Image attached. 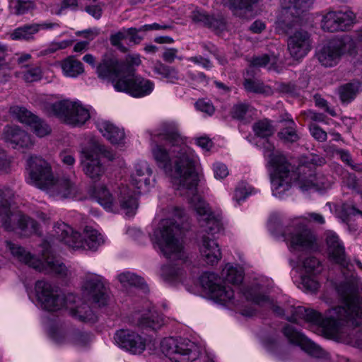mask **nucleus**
<instances>
[{
  "label": "nucleus",
  "mask_w": 362,
  "mask_h": 362,
  "mask_svg": "<svg viewBox=\"0 0 362 362\" xmlns=\"http://www.w3.org/2000/svg\"><path fill=\"white\" fill-rule=\"evenodd\" d=\"M222 4L228 6L233 13L237 16L244 18L247 13L251 12L252 6L257 0H221Z\"/></svg>",
  "instance_id": "obj_29"
},
{
  "label": "nucleus",
  "mask_w": 362,
  "mask_h": 362,
  "mask_svg": "<svg viewBox=\"0 0 362 362\" xmlns=\"http://www.w3.org/2000/svg\"><path fill=\"white\" fill-rule=\"evenodd\" d=\"M345 54H356V42L349 35L332 40L317 52V57L322 66L332 67L337 65Z\"/></svg>",
  "instance_id": "obj_13"
},
{
  "label": "nucleus",
  "mask_w": 362,
  "mask_h": 362,
  "mask_svg": "<svg viewBox=\"0 0 362 362\" xmlns=\"http://www.w3.org/2000/svg\"><path fill=\"white\" fill-rule=\"evenodd\" d=\"M33 132L38 137H44L45 136L49 135L51 132V127L49 125L46 123L44 120L39 118L37 116L33 120V122L30 125Z\"/></svg>",
  "instance_id": "obj_43"
},
{
  "label": "nucleus",
  "mask_w": 362,
  "mask_h": 362,
  "mask_svg": "<svg viewBox=\"0 0 362 362\" xmlns=\"http://www.w3.org/2000/svg\"><path fill=\"white\" fill-rule=\"evenodd\" d=\"M117 279L122 287L127 289L134 286L136 283V276L134 273L124 272L117 276Z\"/></svg>",
  "instance_id": "obj_49"
},
{
  "label": "nucleus",
  "mask_w": 362,
  "mask_h": 362,
  "mask_svg": "<svg viewBox=\"0 0 362 362\" xmlns=\"http://www.w3.org/2000/svg\"><path fill=\"white\" fill-rule=\"evenodd\" d=\"M199 251L202 260L208 265H216L222 258V252L217 241L204 235L199 243Z\"/></svg>",
  "instance_id": "obj_23"
},
{
  "label": "nucleus",
  "mask_w": 362,
  "mask_h": 362,
  "mask_svg": "<svg viewBox=\"0 0 362 362\" xmlns=\"http://www.w3.org/2000/svg\"><path fill=\"white\" fill-rule=\"evenodd\" d=\"M144 305L137 311V329L140 330L154 331L163 325V318L147 300Z\"/></svg>",
  "instance_id": "obj_21"
},
{
  "label": "nucleus",
  "mask_w": 362,
  "mask_h": 362,
  "mask_svg": "<svg viewBox=\"0 0 362 362\" xmlns=\"http://www.w3.org/2000/svg\"><path fill=\"white\" fill-rule=\"evenodd\" d=\"M74 315L84 322H95L97 318L92 309L87 304L78 306L74 310Z\"/></svg>",
  "instance_id": "obj_44"
},
{
  "label": "nucleus",
  "mask_w": 362,
  "mask_h": 362,
  "mask_svg": "<svg viewBox=\"0 0 362 362\" xmlns=\"http://www.w3.org/2000/svg\"><path fill=\"white\" fill-rule=\"evenodd\" d=\"M60 66L66 77L76 78L84 71L83 64L74 57H69L62 61Z\"/></svg>",
  "instance_id": "obj_31"
},
{
  "label": "nucleus",
  "mask_w": 362,
  "mask_h": 362,
  "mask_svg": "<svg viewBox=\"0 0 362 362\" xmlns=\"http://www.w3.org/2000/svg\"><path fill=\"white\" fill-rule=\"evenodd\" d=\"M155 72L165 78L170 83H175L180 78L178 71L172 66L160 64L155 67Z\"/></svg>",
  "instance_id": "obj_38"
},
{
  "label": "nucleus",
  "mask_w": 362,
  "mask_h": 362,
  "mask_svg": "<svg viewBox=\"0 0 362 362\" xmlns=\"http://www.w3.org/2000/svg\"><path fill=\"white\" fill-rule=\"evenodd\" d=\"M54 235L59 242L74 250H96L103 243V238L98 230L86 227L83 234L74 230L64 222H57L54 226Z\"/></svg>",
  "instance_id": "obj_8"
},
{
  "label": "nucleus",
  "mask_w": 362,
  "mask_h": 362,
  "mask_svg": "<svg viewBox=\"0 0 362 362\" xmlns=\"http://www.w3.org/2000/svg\"><path fill=\"white\" fill-rule=\"evenodd\" d=\"M196 107L201 112H205L209 115H211L214 112V107L213 105L204 100H199L195 103Z\"/></svg>",
  "instance_id": "obj_55"
},
{
  "label": "nucleus",
  "mask_w": 362,
  "mask_h": 362,
  "mask_svg": "<svg viewBox=\"0 0 362 362\" xmlns=\"http://www.w3.org/2000/svg\"><path fill=\"white\" fill-rule=\"evenodd\" d=\"M362 91V83L357 80L344 83L337 88V94L343 104L351 103Z\"/></svg>",
  "instance_id": "obj_27"
},
{
  "label": "nucleus",
  "mask_w": 362,
  "mask_h": 362,
  "mask_svg": "<svg viewBox=\"0 0 362 362\" xmlns=\"http://www.w3.org/2000/svg\"><path fill=\"white\" fill-rule=\"evenodd\" d=\"M97 127L103 136L112 144H119L124 137L123 129H119L108 121L103 120L98 122Z\"/></svg>",
  "instance_id": "obj_28"
},
{
  "label": "nucleus",
  "mask_w": 362,
  "mask_h": 362,
  "mask_svg": "<svg viewBox=\"0 0 362 362\" xmlns=\"http://www.w3.org/2000/svg\"><path fill=\"white\" fill-rule=\"evenodd\" d=\"M41 78L42 69L39 66L30 67L23 74L24 80L28 83L39 81Z\"/></svg>",
  "instance_id": "obj_50"
},
{
  "label": "nucleus",
  "mask_w": 362,
  "mask_h": 362,
  "mask_svg": "<svg viewBox=\"0 0 362 362\" xmlns=\"http://www.w3.org/2000/svg\"><path fill=\"white\" fill-rule=\"evenodd\" d=\"M225 280L232 284H239L243 280L244 272L242 267L228 263L222 270Z\"/></svg>",
  "instance_id": "obj_33"
},
{
  "label": "nucleus",
  "mask_w": 362,
  "mask_h": 362,
  "mask_svg": "<svg viewBox=\"0 0 362 362\" xmlns=\"http://www.w3.org/2000/svg\"><path fill=\"white\" fill-rule=\"evenodd\" d=\"M300 221L296 220L284 233V241L289 250L294 252H312L318 249L317 238L308 228L301 226Z\"/></svg>",
  "instance_id": "obj_12"
},
{
  "label": "nucleus",
  "mask_w": 362,
  "mask_h": 362,
  "mask_svg": "<svg viewBox=\"0 0 362 362\" xmlns=\"http://www.w3.org/2000/svg\"><path fill=\"white\" fill-rule=\"evenodd\" d=\"M110 42L113 46L125 52L127 51V47H125V45L132 46L136 44V29L134 28L123 29L112 35Z\"/></svg>",
  "instance_id": "obj_25"
},
{
  "label": "nucleus",
  "mask_w": 362,
  "mask_h": 362,
  "mask_svg": "<svg viewBox=\"0 0 362 362\" xmlns=\"http://www.w3.org/2000/svg\"><path fill=\"white\" fill-rule=\"evenodd\" d=\"M252 129L255 135L259 137L267 138L274 134V128L267 119L255 122L252 126Z\"/></svg>",
  "instance_id": "obj_40"
},
{
  "label": "nucleus",
  "mask_w": 362,
  "mask_h": 362,
  "mask_svg": "<svg viewBox=\"0 0 362 362\" xmlns=\"http://www.w3.org/2000/svg\"><path fill=\"white\" fill-rule=\"evenodd\" d=\"M202 288L215 302L223 305L236 306L234 291L222 284L221 278L214 272H205L200 277Z\"/></svg>",
  "instance_id": "obj_17"
},
{
  "label": "nucleus",
  "mask_w": 362,
  "mask_h": 362,
  "mask_svg": "<svg viewBox=\"0 0 362 362\" xmlns=\"http://www.w3.org/2000/svg\"><path fill=\"white\" fill-rule=\"evenodd\" d=\"M343 212L344 213L346 217L344 218V221H348L349 217L350 216H355L356 214H362V212L356 209L352 206H343Z\"/></svg>",
  "instance_id": "obj_63"
},
{
  "label": "nucleus",
  "mask_w": 362,
  "mask_h": 362,
  "mask_svg": "<svg viewBox=\"0 0 362 362\" xmlns=\"http://www.w3.org/2000/svg\"><path fill=\"white\" fill-rule=\"evenodd\" d=\"M59 157L62 162L67 166H73L75 163V158L74 156L69 152H62Z\"/></svg>",
  "instance_id": "obj_61"
},
{
  "label": "nucleus",
  "mask_w": 362,
  "mask_h": 362,
  "mask_svg": "<svg viewBox=\"0 0 362 362\" xmlns=\"http://www.w3.org/2000/svg\"><path fill=\"white\" fill-rule=\"evenodd\" d=\"M312 275L304 274L301 278L302 285L306 291L314 292L319 287L318 282L311 276Z\"/></svg>",
  "instance_id": "obj_52"
},
{
  "label": "nucleus",
  "mask_w": 362,
  "mask_h": 362,
  "mask_svg": "<svg viewBox=\"0 0 362 362\" xmlns=\"http://www.w3.org/2000/svg\"><path fill=\"white\" fill-rule=\"evenodd\" d=\"M184 274L183 268L177 264L164 265L160 269L162 279L170 284H176L179 282H182Z\"/></svg>",
  "instance_id": "obj_30"
},
{
  "label": "nucleus",
  "mask_w": 362,
  "mask_h": 362,
  "mask_svg": "<svg viewBox=\"0 0 362 362\" xmlns=\"http://www.w3.org/2000/svg\"><path fill=\"white\" fill-rule=\"evenodd\" d=\"M314 0H281V10L276 21L278 32L288 35V51L294 59L305 57L312 49L310 34L305 27L303 16Z\"/></svg>",
  "instance_id": "obj_3"
},
{
  "label": "nucleus",
  "mask_w": 362,
  "mask_h": 362,
  "mask_svg": "<svg viewBox=\"0 0 362 362\" xmlns=\"http://www.w3.org/2000/svg\"><path fill=\"white\" fill-rule=\"evenodd\" d=\"M96 72L100 78L110 81L116 90L136 97L134 57L124 64L112 59H104L98 65Z\"/></svg>",
  "instance_id": "obj_5"
},
{
  "label": "nucleus",
  "mask_w": 362,
  "mask_h": 362,
  "mask_svg": "<svg viewBox=\"0 0 362 362\" xmlns=\"http://www.w3.org/2000/svg\"><path fill=\"white\" fill-rule=\"evenodd\" d=\"M34 6L33 1L30 0H12L10 2L11 12L16 15L27 13Z\"/></svg>",
  "instance_id": "obj_42"
},
{
  "label": "nucleus",
  "mask_w": 362,
  "mask_h": 362,
  "mask_svg": "<svg viewBox=\"0 0 362 362\" xmlns=\"http://www.w3.org/2000/svg\"><path fill=\"white\" fill-rule=\"evenodd\" d=\"M153 142L164 141L170 145L169 152L156 144L152 154L158 165L170 178L176 190H186L192 194L190 202L197 212L203 232L214 235L221 229V223L211 211L209 205L195 194L198 176L195 167L198 157L193 149L185 144L179 126L175 121L162 122L151 135Z\"/></svg>",
  "instance_id": "obj_1"
},
{
  "label": "nucleus",
  "mask_w": 362,
  "mask_h": 362,
  "mask_svg": "<svg viewBox=\"0 0 362 362\" xmlns=\"http://www.w3.org/2000/svg\"><path fill=\"white\" fill-rule=\"evenodd\" d=\"M160 350L173 362H193L199 356V349L194 343L174 337L163 339Z\"/></svg>",
  "instance_id": "obj_14"
},
{
  "label": "nucleus",
  "mask_w": 362,
  "mask_h": 362,
  "mask_svg": "<svg viewBox=\"0 0 362 362\" xmlns=\"http://www.w3.org/2000/svg\"><path fill=\"white\" fill-rule=\"evenodd\" d=\"M278 59L274 54H262L253 57L250 61V65L254 68L267 67L269 70L278 71Z\"/></svg>",
  "instance_id": "obj_32"
},
{
  "label": "nucleus",
  "mask_w": 362,
  "mask_h": 362,
  "mask_svg": "<svg viewBox=\"0 0 362 362\" xmlns=\"http://www.w3.org/2000/svg\"><path fill=\"white\" fill-rule=\"evenodd\" d=\"M250 187L247 184L242 182L240 183L235 189L233 199L235 200L238 203L240 201L245 200L247 197L251 194Z\"/></svg>",
  "instance_id": "obj_48"
},
{
  "label": "nucleus",
  "mask_w": 362,
  "mask_h": 362,
  "mask_svg": "<svg viewBox=\"0 0 362 362\" xmlns=\"http://www.w3.org/2000/svg\"><path fill=\"white\" fill-rule=\"evenodd\" d=\"M72 41L66 40L60 42L53 41L50 42L45 48L40 50L37 54V57H41L52 54L58 50L64 49L71 45Z\"/></svg>",
  "instance_id": "obj_41"
},
{
  "label": "nucleus",
  "mask_w": 362,
  "mask_h": 362,
  "mask_svg": "<svg viewBox=\"0 0 362 362\" xmlns=\"http://www.w3.org/2000/svg\"><path fill=\"white\" fill-rule=\"evenodd\" d=\"M325 242L329 259L344 269L351 270L353 265L347 257L344 245L337 234L333 231H327L325 233Z\"/></svg>",
  "instance_id": "obj_20"
},
{
  "label": "nucleus",
  "mask_w": 362,
  "mask_h": 362,
  "mask_svg": "<svg viewBox=\"0 0 362 362\" xmlns=\"http://www.w3.org/2000/svg\"><path fill=\"white\" fill-rule=\"evenodd\" d=\"M356 21V16L351 11H329L322 20L321 27L323 30L334 33L345 31L349 29Z\"/></svg>",
  "instance_id": "obj_19"
},
{
  "label": "nucleus",
  "mask_w": 362,
  "mask_h": 362,
  "mask_svg": "<svg viewBox=\"0 0 362 362\" xmlns=\"http://www.w3.org/2000/svg\"><path fill=\"white\" fill-rule=\"evenodd\" d=\"M248 110V105L243 103L235 105L231 110V116L234 119H243Z\"/></svg>",
  "instance_id": "obj_53"
},
{
  "label": "nucleus",
  "mask_w": 362,
  "mask_h": 362,
  "mask_svg": "<svg viewBox=\"0 0 362 362\" xmlns=\"http://www.w3.org/2000/svg\"><path fill=\"white\" fill-rule=\"evenodd\" d=\"M267 159L272 194L282 199L291 189L293 183L303 192L324 190L331 187V182L322 174H316L311 166L303 164L293 171L284 155L274 151L272 144L267 142L264 148Z\"/></svg>",
  "instance_id": "obj_2"
},
{
  "label": "nucleus",
  "mask_w": 362,
  "mask_h": 362,
  "mask_svg": "<svg viewBox=\"0 0 362 362\" xmlns=\"http://www.w3.org/2000/svg\"><path fill=\"white\" fill-rule=\"evenodd\" d=\"M171 28V26L166 24H158V23H152V24H146L143 25L139 28V31H147V30H168ZM139 30H137V32Z\"/></svg>",
  "instance_id": "obj_59"
},
{
  "label": "nucleus",
  "mask_w": 362,
  "mask_h": 362,
  "mask_svg": "<svg viewBox=\"0 0 362 362\" xmlns=\"http://www.w3.org/2000/svg\"><path fill=\"white\" fill-rule=\"evenodd\" d=\"M282 332L291 344L300 346L303 350L310 355L316 358H320L324 356V351L318 345L308 339L292 325H286L283 328Z\"/></svg>",
  "instance_id": "obj_22"
},
{
  "label": "nucleus",
  "mask_w": 362,
  "mask_h": 362,
  "mask_svg": "<svg viewBox=\"0 0 362 362\" xmlns=\"http://www.w3.org/2000/svg\"><path fill=\"white\" fill-rule=\"evenodd\" d=\"M301 269L305 274L316 275L322 271V264L316 257H309L302 262Z\"/></svg>",
  "instance_id": "obj_39"
},
{
  "label": "nucleus",
  "mask_w": 362,
  "mask_h": 362,
  "mask_svg": "<svg viewBox=\"0 0 362 362\" xmlns=\"http://www.w3.org/2000/svg\"><path fill=\"white\" fill-rule=\"evenodd\" d=\"M115 344L122 349L132 354H136V334L133 330L120 329L114 337Z\"/></svg>",
  "instance_id": "obj_26"
},
{
  "label": "nucleus",
  "mask_w": 362,
  "mask_h": 362,
  "mask_svg": "<svg viewBox=\"0 0 362 362\" xmlns=\"http://www.w3.org/2000/svg\"><path fill=\"white\" fill-rule=\"evenodd\" d=\"M83 297L99 307L105 305L108 294L103 277L95 274H88L83 284Z\"/></svg>",
  "instance_id": "obj_18"
},
{
  "label": "nucleus",
  "mask_w": 362,
  "mask_h": 362,
  "mask_svg": "<svg viewBox=\"0 0 362 362\" xmlns=\"http://www.w3.org/2000/svg\"><path fill=\"white\" fill-rule=\"evenodd\" d=\"M93 197L96 201L107 211L119 212L124 214L125 218L132 219L136 212V197L134 189L123 186L119 189L117 201H115L105 186L95 187Z\"/></svg>",
  "instance_id": "obj_10"
},
{
  "label": "nucleus",
  "mask_w": 362,
  "mask_h": 362,
  "mask_svg": "<svg viewBox=\"0 0 362 362\" xmlns=\"http://www.w3.org/2000/svg\"><path fill=\"white\" fill-rule=\"evenodd\" d=\"M309 129L311 135L318 141L322 142L327 139V134L326 132L315 124H311Z\"/></svg>",
  "instance_id": "obj_54"
},
{
  "label": "nucleus",
  "mask_w": 362,
  "mask_h": 362,
  "mask_svg": "<svg viewBox=\"0 0 362 362\" xmlns=\"http://www.w3.org/2000/svg\"><path fill=\"white\" fill-rule=\"evenodd\" d=\"M192 18L194 21L202 23L209 28H216L218 27L219 22L204 11H194L192 14Z\"/></svg>",
  "instance_id": "obj_46"
},
{
  "label": "nucleus",
  "mask_w": 362,
  "mask_h": 362,
  "mask_svg": "<svg viewBox=\"0 0 362 362\" xmlns=\"http://www.w3.org/2000/svg\"><path fill=\"white\" fill-rule=\"evenodd\" d=\"M54 245V239L44 240L41 245V259H37L22 247L11 242H6L7 248L20 262L40 272L66 275V267L52 253V247Z\"/></svg>",
  "instance_id": "obj_6"
},
{
  "label": "nucleus",
  "mask_w": 362,
  "mask_h": 362,
  "mask_svg": "<svg viewBox=\"0 0 362 362\" xmlns=\"http://www.w3.org/2000/svg\"><path fill=\"white\" fill-rule=\"evenodd\" d=\"M213 171L214 174V177L217 180H222L226 177L228 174V169L227 166L220 162H216L213 164Z\"/></svg>",
  "instance_id": "obj_51"
},
{
  "label": "nucleus",
  "mask_w": 362,
  "mask_h": 362,
  "mask_svg": "<svg viewBox=\"0 0 362 362\" xmlns=\"http://www.w3.org/2000/svg\"><path fill=\"white\" fill-rule=\"evenodd\" d=\"M39 26L37 23L25 25L16 28L11 34L13 40H30L38 33Z\"/></svg>",
  "instance_id": "obj_34"
},
{
  "label": "nucleus",
  "mask_w": 362,
  "mask_h": 362,
  "mask_svg": "<svg viewBox=\"0 0 362 362\" xmlns=\"http://www.w3.org/2000/svg\"><path fill=\"white\" fill-rule=\"evenodd\" d=\"M187 60L196 64L200 65L206 69H210L212 67L211 62L208 59L204 58L201 55L189 57L187 58Z\"/></svg>",
  "instance_id": "obj_57"
},
{
  "label": "nucleus",
  "mask_w": 362,
  "mask_h": 362,
  "mask_svg": "<svg viewBox=\"0 0 362 362\" xmlns=\"http://www.w3.org/2000/svg\"><path fill=\"white\" fill-rule=\"evenodd\" d=\"M177 49L175 48L167 49L163 54L165 62L172 63L177 58Z\"/></svg>",
  "instance_id": "obj_60"
},
{
  "label": "nucleus",
  "mask_w": 362,
  "mask_h": 362,
  "mask_svg": "<svg viewBox=\"0 0 362 362\" xmlns=\"http://www.w3.org/2000/svg\"><path fill=\"white\" fill-rule=\"evenodd\" d=\"M10 112L18 121L28 126L31 124L37 117L25 107L19 106L11 107Z\"/></svg>",
  "instance_id": "obj_37"
},
{
  "label": "nucleus",
  "mask_w": 362,
  "mask_h": 362,
  "mask_svg": "<svg viewBox=\"0 0 362 362\" xmlns=\"http://www.w3.org/2000/svg\"><path fill=\"white\" fill-rule=\"evenodd\" d=\"M137 296L141 293V294H146L149 292L148 286L145 280L137 276Z\"/></svg>",
  "instance_id": "obj_62"
},
{
  "label": "nucleus",
  "mask_w": 362,
  "mask_h": 362,
  "mask_svg": "<svg viewBox=\"0 0 362 362\" xmlns=\"http://www.w3.org/2000/svg\"><path fill=\"white\" fill-rule=\"evenodd\" d=\"M81 153V164L86 175L94 181L100 180L105 170L100 163V156L104 155L109 159H112V156L108 155L110 153L104 146L96 142L84 147Z\"/></svg>",
  "instance_id": "obj_15"
},
{
  "label": "nucleus",
  "mask_w": 362,
  "mask_h": 362,
  "mask_svg": "<svg viewBox=\"0 0 362 362\" xmlns=\"http://www.w3.org/2000/svg\"><path fill=\"white\" fill-rule=\"evenodd\" d=\"M295 123L293 120L288 122V127L282 129L279 132V138L286 143H293L298 140L299 136L294 129Z\"/></svg>",
  "instance_id": "obj_45"
},
{
  "label": "nucleus",
  "mask_w": 362,
  "mask_h": 362,
  "mask_svg": "<svg viewBox=\"0 0 362 362\" xmlns=\"http://www.w3.org/2000/svg\"><path fill=\"white\" fill-rule=\"evenodd\" d=\"M4 137L6 141L21 148H29L33 144L30 136L17 126H6Z\"/></svg>",
  "instance_id": "obj_24"
},
{
  "label": "nucleus",
  "mask_w": 362,
  "mask_h": 362,
  "mask_svg": "<svg viewBox=\"0 0 362 362\" xmlns=\"http://www.w3.org/2000/svg\"><path fill=\"white\" fill-rule=\"evenodd\" d=\"M182 228L171 219L160 221L155 232L156 244L167 259L184 260L186 257L182 242Z\"/></svg>",
  "instance_id": "obj_9"
},
{
  "label": "nucleus",
  "mask_w": 362,
  "mask_h": 362,
  "mask_svg": "<svg viewBox=\"0 0 362 362\" xmlns=\"http://www.w3.org/2000/svg\"><path fill=\"white\" fill-rule=\"evenodd\" d=\"M85 10L96 19H99L102 14V6L100 4L88 5L86 7Z\"/></svg>",
  "instance_id": "obj_58"
},
{
  "label": "nucleus",
  "mask_w": 362,
  "mask_h": 362,
  "mask_svg": "<svg viewBox=\"0 0 362 362\" xmlns=\"http://www.w3.org/2000/svg\"><path fill=\"white\" fill-rule=\"evenodd\" d=\"M28 182L46 192L55 199L75 197L78 192L76 184L67 177L54 178L49 164L39 156L28 160Z\"/></svg>",
  "instance_id": "obj_4"
},
{
  "label": "nucleus",
  "mask_w": 362,
  "mask_h": 362,
  "mask_svg": "<svg viewBox=\"0 0 362 362\" xmlns=\"http://www.w3.org/2000/svg\"><path fill=\"white\" fill-rule=\"evenodd\" d=\"M300 219L309 222H314L319 224H323L325 223L324 217L320 214L315 212L308 213L301 216L298 220L300 221Z\"/></svg>",
  "instance_id": "obj_56"
},
{
  "label": "nucleus",
  "mask_w": 362,
  "mask_h": 362,
  "mask_svg": "<svg viewBox=\"0 0 362 362\" xmlns=\"http://www.w3.org/2000/svg\"><path fill=\"white\" fill-rule=\"evenodd\" d=\"M142 334L143 335L137 333V354L147 351L149 354H151L156 349L155 339L148 333Z\"/></svg>",
  "instance_id": "obj_35"
},
{
  "label": "nucleus",
  "mask_w": 362,
  "mask_h": 362,
  "mask_svg": "<svg viewBox=\"0 0 362 362\" xmlns=\"http://www.w3.org/2000/svg\"><path fill=\"white\" fill-rule=\"evenodd\" d=\"M13 191L7 187H0V225L7 230H18L23 235L40 233L38 223L19 211H11L8 206L14 198Z\"/></svg>",
  "instance_id": "obj_7"
},
{
  "label": "nucleus",
  "mask_w": 362,
  "mask_h": 362,
  "mask_svg": "<svg viewBox=\"0 0 362 362\" xmlns=\"http://www.w3.org/2000/svg\"><path fill=\"white\" fill-rule=\"evenodd\" d=\"M154 89V83L149 79L137 76V98L150 95Z\"/></svg>",
  "instance_id": "obj_47"
},
{
  "label": "nucleus",
  "mask_w": 362,
  "mask_h": 362,
  "mask_svg": "<svg viewBox=\"0 0 362 362\" xmlns=\"http://www.w3.org/2000/svg\"><path fill=\"white\" fill-rule=\"evenodd\" d=\"M196 144L204 150L209 151L212 146V141L206 137L198 138Z\"/></svg>",
  "instance_id": "obj_64"
},
{
  "label": "nucleus",
  "mask_w": 362,
  "mask_h": 362,
  "mask_svg": "<svg viewBox=\"0 0 362 362\" xmlns=\"http://www.w3.org/2000/svg\"><path fill=\"white\" fill-rule=\"evenodd\" d=\"M45 108L48 115L72 127H81L90 118L88 108L78 100L66 99L47 103Z\"/></svg>",
  "instance_id": "obj_11"
},
{
  "label": "nucleus",
  "mask_w": 362,
  "mask_h": 362,
  "mask_svg": "<svg viewBox=\"0 0 362 362\" xmlns=\"http://www.w3.org/2000/svg\"><path fill=\"white\" fill-rule=\"evenodd\" d=\"M35 296L42 308L48 311H57L68 306V301L73 298L69 295L67 298L56 287L45 281H37L35 286Z\"/></svg>",
  "instance_id": "obj_16"
},
{
  "label": "nucleus",
  "mask_w": 362,
  "mask_h": 362,
  "mask_svg": "<svg viewBox=\"0 0 362 362\" xmlns=\"http://www.w3.org/2000/svg\"><path fill=\"white\" fill-rule=\"evenodd\" d=\"M244 87L248 92L261 93L265 95H271L273 94L272 88L269 86L264 85L259 81L245 79Z\"/></svg>",
  "instance_id": "obj_36"
}]
</instances>
